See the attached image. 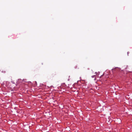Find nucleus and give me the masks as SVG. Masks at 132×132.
I'll return each instance as SVG.
<instances>
[{"label": "nucleus", "mask_w": 132, "mask_h": 132, "mask_svg": "<svg viewBox=\"0 0 132 132\" xmlns=\"http://www.w3.org/2000/svg\"><path fill=\"white\" fill-rule=\"evenodd\" d=\"M127 54H129L128 52H127Z\"/></svg>", "instance_id": "obj_1"}, {"label": "nucleus", "mask_w": 132, "mask_h": 132, "mask_svg": "<svg viewBox=\"0 0 132 132\" xmlns=\"http://www.w3.org/2000/svg\"><path fill=\"white\" fill-rule=\"evenodd\" d=\"M5 71H4V73H5Z\"/></svg>", "instance_id": "obj_2"}, {"label": "nucleus", "mask_w": 132, "mask_h": 132, "mask_svg": "<svg viewBox=\"0 0 132 132\" xmlns=\"http://www.w3.org/2000/svg\"><path fill=\"white\" fill-rule=\"evenodd\" d=\"M92 77H93V76H92Z\"/></svg>", "instance_id": "obj_3"}]
</instances>
